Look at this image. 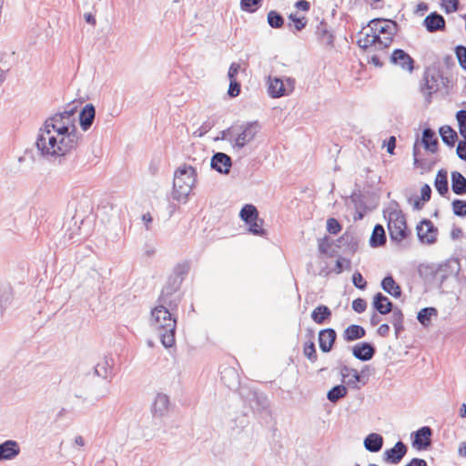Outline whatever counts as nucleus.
Listing matches in <instances>:
<instances>
[{
  "label": "nucleus",
  "mask_w": 466,
  "mask_h": 466,
  "mask_svg": "<svg viewBox=\"0 0 466 466\" xmlns=\"http://www.w3.org/2000/svg\"><path fill=\"white\" fill-rule=\"evenodd\" d=\"M167 304L158 303L151 311L153 325L158 329L161 343L165 348L175 345L177 319L174 311Z\"/></svg>",
  "instance_id": "f257e3e1"
},
{
  "label": "nucleus",
  "mask_w": 466,
  "mask_h": 466,
  "mask_svg": "<svg viewBox=\"0 0 466 466\" xmlns=\"http://www.w3.org/2000/svg\"><path fill=\"white\" fill-rule=\"evenodd\" d=\"M190 265L187 261L177 263L172 273L168 276L166 284L163 286L157 303L167 304L171 309H177L181 301V296L177 294L181 284L189 271Z\"/></svg>",
  "instance_id": "f03ea898"
},
{
  "label": "nucleus",
  "mask_w": 466,
  "mask_h": 466,
  "mask_svg": "<svg viewBox=\"0 0 466 466\" xmlns=\"http://www.w3.org/2000/svg\"><path fill=\"white\" fill-rule=\"evenodd\" d=\"M196 182V168L186 164L180 166L174 174L173 198L177 201H186Z\"/></svg>",
  "instance_id": "7ed1b4c3"
},
{
  "label": "nucleus",
  "mask_w": 466,
  "mask_h": 466,
  "mask_svg": "<svg viewBox=\"0 0 466 466\" xmlns=\"http://www.w3.org/2000/svg\"><path fill=\"white\" fill-rule=\"evenodd\" d=\"M388 230L392 242L400 245L409 234L406 219L401 210H390L388 215Z\"/></svg>",
  "instance_id": "20e7f679"
},
{
  "label": "nucleus",
  "mask_w": 466,
  "mask_h": 466,
  "mask_svg": "<svg viewBox=\"0 0 466 466\" xmlns=\"http://www.w3.org/2000/svg\"><path fill=\"white\" fill-rule=\"evenodd\" d=\"M372 370L370 365L363 366L360 371L347 365H343L340 369L342 382L346 383L350 389L360 390V386L359 383L363 386L366 385Z\"/></svg>",
  "instance_id": "39448f33"
},
{
  "label": "nucleus",
  "mask_w": 466,
  "mask_h": 466,
  "mask_svg": "<svg viewBox=\"0 0 466 466\" xmlns=\"http://www.w3.org/2000/svg\"><path fill=\"white\" fill-rule=\"evenodd\" d=\"M81 136L77 130H74L70 135L64 136L59 138L58 150L61 155L58 156V165H64L69 161L72 166L75 161L76 156H73L72 150L78 147Z\"/></svg>",
  "instance_id": "423d86ee"
},
{
  "label": "nucleus",
  "mask_w": 466,
  "mask_h": 466,
  "mask_svg": "<svg viewBox=\"0 0 466 466\" xmlns=\"http://www.w3.org/2000/svg\"><path fill=\"white\" fill-rule=\"evenodd\" d=\"M268 93L272 98H279L289 96L295 88V79L292 77H286L285 82L279 76L268 77Z\"/></svg>",
  "instance_id": "0eeeda50"
},
{
  "label": "nucleus",
  "mask_w": 466,
  "mask_h": 466,
  "mask_svg": "<svg viewBox=\"0 0 466 466\" xmlns=\"http://www.w3.org/2000/svg\"><path fill=\"white\" fill-rule=\"evenodd\" d=\"M437 85V70L435 64L428 66L423 74L420 85V91L424 96V103L426 106L431 103L432 94L437 92V88L433 90Z\"/></svg>",
  "instance_id": "6e6552de"
},
{
  "label": "nucleus",
  "mask_w": 466,
  "mask_h": 466,
  "mask_svg": "<svg viewBox=\"0 0 466 466\" xmlns=\"http://www.w3.org/2000/svg\"><path fill=\"white\" fill-rule=\"evenodd\" d=\"M241 128L242 131L234 138V143L232 144L234 148H243L248 143L252 141L260 129V126L258 121H253L241 126Z\"/></svg>",
  "instance_id": "1a4fd4ad"
},
{
  "label": "nucleus",
  "mask_w": 466,
  "mask_h": 466,
  "mask_svg": "<svg viewBox=\"0 0 466 466\" xmlns=\"http://www.w3.org/2000/svg\"><path fill=\"white\" fill-rule=\"evenodd\" d=\"M433 431L429 426H423L411 432V445L417 451H426L431 446Z\"/></svg>",
  "instance_id": "9d476101"
},
{
  "label": "nucleus",
  "mask_w": 466,
  "mask_h": 466,
  "mask_svg": "<svg viewBox=\"0 0 466 466\" xmlns=\"http://www.w3.org/2000/svg\"><path fill=\"white\" fill-rule=\"evenodd\" d=\"M248 401L254 413L258 414L266 420L270 417L269 403L266 395L257 391H252L249 393Z\"/></svg>",
  "instance_id": "9b49d317"
},
{
  "label": "nucleus",
  "mask_w": 466,
  "mask_h": 466,
  "mask_svg": "<svg viewBox=\"0 0 466 466\" xmlns=\"http://www.w3.org/2000/svg\"><path fill=\"white\" fill-rule=\"evenodd\" d=\"M316 20L319 22L315 30L318 41L328 48H333L335 35L329 25L324 18L319 20V17H316Z\"/></svg>",
  "instance_id": "f8f14e48"
},
{
  "label": "nucleus",
  "mask_w": 466,
  "mask_h": 466,
  "mask_svg": "<svg viewBox=\"0 0 466 466\" xmlns=\"http://www.w3.org/2000/svg\"><path fill=\"white\" fill-rule=\"evenodd\" d=\"M413 160L414 166L421 169V173L431 171L436 164V159L430 157V154L426 152L421 154L419 140L417 139L413 145Z\"/></svg>",
  "instance_id": "ddd939ff"
},
{
  "label": "nucleus",
  "mask_w": 466,
  "mask_h": 466,
  "mask_svg": "<svg viewBox=\"0 0 466 466\" xmlns=\"http://www.w3.org/2000/svg\"><path fill=\"white\" fill-rule=\"evenodd\" d=\"M416 229L418 238L421 243L432 244L436 241L437 229L430 219H422Z\"/></svg>",
  "instance_id": "4468645a"
},
{
  "label": "nucleus",
  "mask_w": 466,
  "mask_h": 466,
  "mask_svg": "<svg viewBox=\"0 0 466 466\" xmlns=\"http://www.w3.org/2000/svg\"><path fill=\"white\" fill-rule=\"evenodd\" d=\"M407 451V445L401 441H399L392 448L384 451L383 461L389 464H399L406 455Z\"/></svg>",
  "instance_id": "2eb2a0df"
},
{
  "label": "nucleus",
  "mask_w": 466,
  "mask_h": 466,
  "mask_svg": "<svg viewBox=\"0 0 466 466\" xmlns=\"http://www.w3.org/2000/svg\"><path fill=\"white\" fill-rule=\"evenodd\" d=\"M390 63L400 66L403 70L411 73L414 70V59L403 49L396 48L390 56Z\"/></svg>",
  "instance_id": "dca6fc26"
},
{
  "label": "nucleus",
  "mask_w": 466,
  "mask_h": 466,
  "mask_svg": "<svg viewBox=\"0 0 466 466\" xmlns=\"http://www.w3.org/2000/svg\"><path fill=\"white\" fill-rule=\"evenodd\" d=\"M370 24L374 25L371 30L378 31L380 35H395L399 29L398 23L391 19L374 18Z\"/></svg>",
  "instance_id": "f3484780"
},
{
  "label": "nucleus",
  "mask_w": 466,
  "mask_h": 466,
  "mask_svg": "<svg viewBox=\"0 0 466 466\" xmlns=\"http://www.w3.org/2000/svg\"><path fill=\"white\" fill-rule=\"evenodd\" d=\"M377 349L371 342L362 341L352 347V355L360 361H369L376 354Z\"/></svg>",
  "instance_id": "a211bd4d"
},
{
  "label": "nucleus",
  "mask_w": 466,
  "mask_h": 466,
  "mask_svg": "<svg viewBox=\"0 0 466 466\" xmlns=\"http://www.w3.org/2000/svg\"><path fill=\"white\" fill-rule=\"evenodd\" d=\"M232 166L231 157L223 152H217L211 157L210 167L219 174L228 175Z\"/></svg>",
  "instance_id": "6ab92c4d"
},
{
  "label": "nucleus",
  "mask_w": 466,
  "mask_h": 466,
  "mask_svg": "<svg viewBox=\"0 0 466 466\" xmlns=\"http://www.w3.org/2000/svg\"><path fill=\"white\" fill-rule=\"evenodd\" d=\"M337 339V332L332 328L320 329L319 332V346L323 353H329L332 350Z\"/></svg>",
  "instance_id": "aec40b11"
},
{
  "label": "nucleus",
  "mask_w": 466,
  "mask_h": 466,
  "mask_svg": "<svg viewBox=\"0 0 466 466\" xmlns=\"http://www.w3.org/2000/svg\"><path fill=\"white\" fill-rule=\"evenodd\" d=\"M337 242H342L344 250L354 254L359 248L360 238L357 233L350 228L337 238Z\"/></svg>",
  "instance_id": "412c9836"
},
{
  "label": "nucleus",
  "mask_w": 466,
  "mask_h": 466,
  "mask_svg": "<svg viewBox=\"0 0 466 466\" xmlns=\"http://www.w3.org/2000/svg\"><path fill=\"white\" fill-rule=\"evenodd\" d=\"M371 306L380 315H387L393 309L394 304L381 292H377L373 298Z\"/></svg>",
  "instance_id": "4be33fe9"
},
{
  "label": "nucleus",
  "mask_w": 466,
  "mask_h": 466,
  "mask_svg": "<svg viewBox=\"0 0 466 466\" xmlns=\"http://www.w3.org/2000/svg\"><path fill=\"white\" fill-rule=\"evenodd\" d=\"M21 450L18 442L6 440L0 443V461H11L19 455Z\"/></svg>",
  "instance_id": "5701e85b"
},
{
  "label": "nucleus",
  "mask_w": 466,
  "mask_h": 466,
  "mask_svg": "<svg viewBox=\"0 0 466 466\" xmlns=\"http://www.w3.org/2000/svg\"><path fill=\"white\" fill-rule=\"evenodd\" d=\"M51 134V130L49 129L48 125H45L39 129L36 140L35 147L39 155L46 159H49L50 152L47 149V136Z\"/></svg>",
  "instance_id": "b1692460"
},
{
  "label": "nucleus",
  "mask_w": 466,
  "mask_h": 466,
  "mask_svg": "<svg viewBox=\"0 0 466 466\" xmlns=\"http://www.w3.org/2000/svg\"><path fill=\"white\" fill-rule=\"evenodd\" d=\"M169 406V397L164 393H157L151 408L153 416L158 418L165 416L168 411Z\"/></svg>",
  "instance_id": "393cba45"
},
{
  "label": "nucleus",
  "mask_w": 466,
  "mask_h": 466,
  "mask_svg": "<svg viewBox=\"0 0 466 466\" xmlns=\"http://www.w3.org/2000/svg\"><path fill=\"white\" fill-rule=\"evenodd\" d=\"M420 147L422 146L426 154L437 152V137H435V131L431 127H425L422 130Z\"/></svg>",
  "instance_id": "a878e982"
},
{
  "label": "nucleus",
  "mask_w": 466,
  "mask_h": 466,
  "mask_svg": "<svg viewBox=\"0 0 466 466\" xmlns=\"http://www.w3.org/2000/svg\"><path fill=\"white\" fill-rule=\"evenodd\" d=\"M96 107L93 104H86L79 112V125L83 131H87L94 123Z\"/></svg>",
  "instance_id": "bb28decb"
},
{
  "label": "nucleus",
  "mask_w": 466,
  "mask_h": 466,
  "mask_svg": "<svg viewBox=\"0 0 466 466\" xmlns=\"http://www.w3.org/2000/svg\"><path fill=\"white\" fill-rule=\"evenodd\" d=\"M418 273L426 285H431L435 282L437 276V265L435 263H421L418 267Z\"/></svg>",
  "instance_id": "cd10ccee"
},
{
  "label": "nucleus",
  "mask_w": 466,
  "mask_h": 466,
  "mask_svg": "<svg viewBox=\"0 0 466 466\" xmlns=\"http://www.w3.org/2000/svg\"><path fill=\"white\" fill-rule=\"evenodd\" d=\"M380 287L386 293H388L389 295L392 296L395 299H399L401 297V288L395 281L391 274H388L382 279L380 282Z\"/></svg>",
  "instance_id": "c85d7f7f"
},
{
  "label": "nucleus",
  "mask_w": 466,
  "mask_h": 466,
  "mask_svg": "<svg viewBox=\"0 0 466 466\" xmlns=\"http://www.w3.org/2000/svg\"><path fill=\"white\" fill-rule=\"evenodd\" d=\"M383 443H384L383 437L380 434L376 433V432H371V433L368 434L365 437L364 441H363L364 448L368 451L372 452V453L379 452L382 449Z\"/></svg>",
  "instance_id": "c756f323"
},
{
  "label": "nucleus",
  "mask_w": 466,
  "mask_h": 466,
  "mask_svg": "<svg viewBox=\"0 0 466 466\" xmlns=\"http://www.w3.org/2000/svg\"><path fill=\"white\" fill-rule=\"evenodd\" d=\"M431 188L428 184H424L420 188V196L410 198L408 199L409 203H412L413 208L416 210H420L423 208L426 202H428L431 198Z\"/></svg>",
  "instance_id": "7c9ffc66"
},
{
  "label": "nucleus",
  "mask_w": 466,
  "mask_h": 466,
  "mask_svg": "<svg viewBox=\"0 0 466 466\" xmlns=\"http://www.w3.org/2000/svg\"><path fill=\"white\" fill-rule=\"evenodd\" d=\"M451 190L458 196L466 195V177L459 171L451 173Z\"/></svg>",
  "instance_id": "2f4dec72"
},
{
  "label": "nucleus",
  "mask_w": 466,
  "mask_h": 466,
  "mask_svg": "<svg viewBox=\"0 0 466 466\" xmlns=\"http://www.w3.org/2000/svg\"><path fill=\"white\" fill-rule=\"evenodd\" d=\"M365 335L366 330L362 326L351 324L344 329L342 337L345 341L350 342L362 339Z\"/></svg>",
  "instance_id": "473e14b6"
},
{
  "label": "nucleus",
  "mask_w": 466,
  "mask_h": 466,
  "mask_svg": "<svg viewBox=\"0 0 466 466\" xmlns=\"http://www.w3.org/2000/svg\"><path fill=\"white\" fill-rule=\"evenodd\" d=\"M332 312L328 306L319 305L312 310L310 317L315 323L321 325L329 321Z\"/></svg>",
  "instance_id": "72a5a7b5"
},
{
  "label": "nucleus",
  "mask_w": 466,
  "mask_h": 466,
  "mask_svg": "<svg viewBox=\"0 0 466 466\" xmlns=\"http://www.w3.org/2000/svg\"><path fill=\"white\" fill-rule=\"evenodd\" d=\"M103 282V277L95 268H90L87 271L86 277L82 281V286L92 290L99 289L100 284Z\"/></svg>",
  "instance_id": "f704fd0d"
},
{
  "label": "nucleus",
  "mask_w": 466,
  "mask_h": 466,
  "mask_svg": "<svg viewBox=\"0 0 466 466\" xmlns=\"http://www.w3.org/2000/svg\"><path fill=\"white\" fill-rule=\"evenodd\" d=\"M387 241L385 229L382 225L376 224L373 228L370 238V245L371 248H379L383 246Z\"/></svg>",
  "instance_id": "c9c22d12"
},
{
  "label": "nucleus",
  "mask_w": 466,
  "mask_h": 466,
  "mask_svg": "<svg viewBox=\"0 0 466 466\" xmlns=\"http://www.w3.org/2000/svg\"><path fill=\"white\" fill-rule=\"evenodd\" d=\"M439 136L441 140L450 147H453L458 140L457 132L450 126H442L439 127Z\"/></svg>",
  "instance_id": "e433bc0d"
},
{
  "label": "nucleus",
  "mask_w": 466,
  "mask_h": 466,
  "mask_svg": "<svg viewBox=\"0 0 466 466\" xmlns=\"http://www.w3.org/2000/svg\"><path fill=\"white\" fill-rule=\"evenodd\" d=\"M220 379L222 382L229 389L237 387L239 383L238 375L234 368H225L221 372Z\"/></svg>",
  "instance_id": "4c0bfd02"
},
{
  "label": "nucleus",
  "mask_w": 466,
  "mask_h": 466,
  "mask_svg": "<svg viewBox=\"0 0 466 466\" xmlns=\"http://www.w3.org/2000/svg\"><path fill=\"white\" fill-rule=\"evenodd\" d=\"M114 360L109 356H105L102 362L97 363L94 368L95 374L98 377L106 379L113 370Z\"/></svg>",
  "instance_id": "58836bf2"
},
{
  "label": "nucleus",
  "mask_w": 466,
  "mask_h": 466,
  "mask_svg": "<svg viewBox=\"0 0 466 466\" xmlns=\"http://www.w3.org/2000/svg\"><path fill=\"white\" fill-rule=\"evenodd\" d=\"M239 218L246 224L256 220L258 218V211L252 204H246L242 207L239 212Z\"/></svg>",
  "instance_id": "ea45409f"
},
{
  "label": "nucleus",
  "mask_w": 466,
  "mask_h": 466,
  "mask_svg": "<svg viewBox=\"0 0 466 466\" xmlns=\"http://www.w3.org/2000/svg\"><path fill=\"white\" fill-rule=\"evenodd\" d=\"M348 393V386L343 384L335 385L332 387L327 393V399L332 402L336 403L340 399L347 396Z\"/></svg>",
  "instance_id": "a19ab883"
},
{
  "label": "nucleus",
  "mask_w": 466,
  "mask_h": 466,
  "mask_svg": "<svg viewBox=\"0 0 466 466\" xmlns=\"http://www.w3.org/2000/svg\"><path fill=\"white\" fill-rule=\"evenodd\" d=\"M437 315V309L434 307H426L421 309L417 315L418 321L423 326L428 327L431 323V317Z\"/></svg>",
  "instance_id": "79ce46f5"
},
{
  "label": "nucleus",
  "mask_w": 466,
  "mask_h": 466,
  "mask_svg": "<svg viewBox=\"0 0 466 466\" xmlns=\"http://www.w3.org/2000/svg\"><path fill=\"white\" fill-rule=\"evenodd\" d=\"M12 299V289L8 285L0 284V315L3 314Z\"/></svg>",
  "instance_id": "37998d69"
},
{
  "label": "nucleus",
  "mask_w": 466,
  "mask_h": 466,
  "mask_svg": "<svg viewBox=\"0 0 466 466\" xmlns=\"http://www.w3.org/2000/svg\"><path fill=\"white\" fill-rule=\"evenodd\" d=\"M267 20L269 26L274 29L282 28L285 23L283 15L276 10H271L268 13Z\"/></svg>",
  "instance_id": "c03bdc74"
},
{
  "label": "nucleus",
  "mask_w": 466,
  "mask_h": 466,
  "mask_svg": "<svg viewBox=\"0 0 466 466\" xmlns=\"http://www.w3.org/2000/svg\"><path fill=\"white\" fill-rule=\"evenodd\" d=\"M59 140L56 137L47 136V149L50 152L49 159L51 160L54 157V161L58 164V156L61 155V152L58 150Z\"/></svg>",
  "instance_id": "a18cd8bd"
},
{
  "label": "nucleus",
  "mask_w": 466,
  "mask_h": 466,
  "mask_svg": "<svg viewBox=\"0 0 466 466\" xmlns=\"http://www.w3.org/2000/svg\"><path fill=\"white\" fill-rule=\"evenodd\" d=\"M45 125H48L49 126V129L50 130H53L55 132H56L57 136L62 137L64 136H66V135H70L72 132H73V127H67L66 126H60V124H57V123H55V122H52L50 120H46Z\"/></svg>",
  "instance_id": "49530a36"
},
{
  "label": "nucleus",
  "mask_w": 466,
  "mask_h": 466,
  "mask_svg": "<svg viewBox=\"0 0 466 466\" xmlns=\"http://www.w3.org/2000/svg\"><path fill=\"white\" fill-rule=\"evenodd\" d=\"M304 356L312 363L318 360L316 346L311 339L306 341L303 346Z\"/></svg>",
  "instance_id": "de8ad7c7"
},
{
  "label": "nucleus",
  "mask_w": 466,
  "mask_h": 466,
  "mask_svg": "<svg viewBox=\"0 0 466 466\" xmlns=\"http://www.w3.org/2000/svg\"><path fill=\"white\" fill-rule=\"evenodd\" d=\"M263 222V219L258 218L256 220L250 223H247V225L248 226V231L255 236H265L267 232L262 227Z\"/></svg>",
  "instance_id": "09e8293b"
},
{
  "label": "nucleus",
  "mask_w": 466,
  "mask_h": 466,
  "mask_svg": "<svg viewBox=\"0 0 466 466\" xmlns=\"http://www.w3.org/2000/svg\"><path fill=\"white\" fill-rule=\"evenodd\" d=\"M423 25L430 33L437 32V11L431 12L423 20Z\"/></svg>",
  "instance_id": "8fccbe9b"
},
{
  "label": "nucleus",
  "mask_w": 466,
  "mask_h": 466,
  "mask_svg": "<svg viewBox=\"0 0 466 466\" xmlns=\"http://www.w3.org/2000/svg\"><path fill=\"white\" fill-rule=\"evenodd\" d=\"M449 193V183L447 179V172L439 169V195L444 197Z\"/></svg>",
  "instance_id": "3c124183"
},
{
  "label": "nucleus",
  "mask_w": 466,
  "mask_h": 466,
  "mask_svg": "<svg viewBox=\"0 0 466 466\" xmlns=\"http://www.w3.org/2000/svg\"><path fill=\"white\" fill-rule=\"evenodd\" d=\"M460 135L466 140V110L461 109L456 113Z\"/></svg>",
  "instance_id": "603ef678"
},
{
  "label": "nucleus",
  "mask_w": 466,
  "mask_h": 466,
  "mask_svg": "<svg viewBox=\"0 0 466 466\" xmlns=\"http://www.w3.org/2000/svg\"><path fill=\"white\" fill-rule=\"evenodd\" d=\"M263 0H240V7L248 13L256 12L262 5Z\"/></svg>",
  "instance_id": "864d4df0"
},
{
  "label": "nucleus",
  "mask_w": 466,
  "mask_h": 466,
  "mask_svg": "<svg viewBox=\"0 0 466 466\" xmlns=\"http://www.w3.org/2000/svg\"><path fill=\"white\" fill-rule=\"evenodd\" d=\"M452 212L455 216L466 217V201L462 199H454L451 203Z\"/></svg>",
  "instance_id": "5fc2aeb1"
},
{
  "label": "nucleus",
  "mask_w": 466,
  "mask_h": 466,
  "mask_svg": "<svg viewBox=\"0 0 466 466\" xmlns=\"http://www.w3.org/2000/svg\"><path fill=\"white\" fill-rule=\"evenodd\" d=\"M47 120H50L52 122L60 124V126H62V125L63 126H66L67 125V127H72L74 130H77L76 127L75 125V122H73L71 120V118H67V117L64 116V115H60L58 113L54 114L50 117H48Z\"/></svg>",
  "instance_id": "6e6d98bb"
},
{
  "label": "nucleus",
  "mask_w": 466,
  "mask_h": 466,
  "mask_svg": "<svg viewBox=\"0 0 466 466\" xmlns=\"http://www.w3.org/2000/svg\"><path fill=\"white\" fill-rule=\"evenodd\" d=\"M77 100H74L70 103H68L63 112H59L58 114L64 115V116L67 118H71L73 122H76L75 115L77 111Z\"/></svg>",
  "instance_id": "4d7b16f0"
},
{
  "label": "nucleus",
  "mask_w": 466,
  "mask_h": 466,
  "mask_svg": "<svg viewBox=\"0 0 466 466\" xmlns=\"http://www.w3.org/2000/svg\"><path fill=\"white\" fill-rule=\"evenodd\" d=\"M350 265L351 262L349 258L339 257V258L336 260V264L332 271L336 274H340L344 269H350Z\"/></svg>",
  "instance_id": "13d9d810"
},
{
  "label": "nucleus",
  "mask_w": 466,
  "mask_h": 466,
  "mask_svg": "<svg viewBox=\"0 0 466 466\" xmlns=\"http://www.w3.org/2000/svg\"><path fill=\"white\" fill-rule=\"evenodd\" d=\"M455 55L460 66L466 70V47L459 45L455 47Z\"/></svg>",
  "instance_id": "bf43d9fd"
},
{
  "label": "nucleus",
  "mask_w": 466,
  "mask_h": 466,
  "mask_svg": "<svg viewBox=\"0 0 466 466\" xmlns=\"http://www.w3.org/2000/svg\"><path fill=\"white\" fill-rule=\"evenodd\" d=\"M288 18L294 23L295 29L301 31L307 26L308 20L305 16L298 17L296 14H289Z\"/></svg>",
  "instance_id": "052dcab7"
},
{
  "label": "nucleus",
  "mask_w": 466,
  "mask_h": 466,
  "mask_svg": "<svg viewBox=\"0 0 466 466\" xmlns=\"http://www.w3.org/2000/svg\"><path fill=\"white\" fill-rule=\"evenodd\" d=\"M350 198H351V201L354 203L356 209H367V210H369V208H368V207L366 205L365 196L363 194H361V193H359V194L353 193L351 195Z\"/></svg>",
  "instance_id": "680f3d73"
},
{
  "label": "nucleus",
  "mask_w": 466,
  "mask_h": 466,
  "mask_svg": "<svg viewBox=\"0 0 466 466\" xmlns=\"http://www.w3.org/2000/svg\"><path fill=\"white\" fill-rule=\"evenodd\" d=\"M341 228V225L336 218H329L327 220V230L329 233L332 235H337L340 232Z\"/></svg>",
  "instance_id": "e2e57ef3"
},
{
  "label": "nucleus",
  "mask_w": 466,
  "mask_h": 466,
  "mask_svg": "<svg viewBox=\"0 0 466 466\" xmlns=\"http://www.w3.org/2000/svg\"><path fill=\"white\" fill-rule=\"evenodd\" d=\"M352 283L357 289L360 290H364L367 288V281L365 280L361 273L359 271H355L353 273Z\"/></svg>",
  "instance_id": "0e129e2a"
},
{
  "label": "nucleus",
  "mask_w": 466,
  "mask_h": 466,
  "mask_svg": "<svg viewBox=\"0 0 466 466\" xmlns=\"http://www.w3.org/2000/svg\"><path fill=\"white\" fill-rule=\"evenodd\" d=\"M331 246V239L329 236L319 238L318 248L321 254H328V250L330 249Z\"/></svg>",
  "instance_id": "69168bd1"
},
{
  "label": "nucleus",
  "mask_w": 466,
  "mask_h": 466,
  "mask_svg": "<svg viewBox=\"0 0 466 466\" xmlns=\"http://www.w3.org/2000/svg\"><path fill=\"white\" fill-rule=\"evenodd\" d=\"M241 85L237 79L229 80L228 95L230 97H236L240 94Z\"/></svg>",
  "instance_id": "338daca9"
},
{
  "label": "nucleus",
  "mask_w": 466,
  "mask_h": 466,
  "mask_svg": "<svg viewBox=\"0 0 466 466\" xmlns=\"http://www.w3.org/2000/svg\"><path fill=\"white\" fill-rule=\"evenodd\" d=\"M214 120L208 119L199 127L198 130L194 132V135L197 137H203L214 127Z\"/></svg>",
  "instance_id": "774afa93"
}]
</instances>
